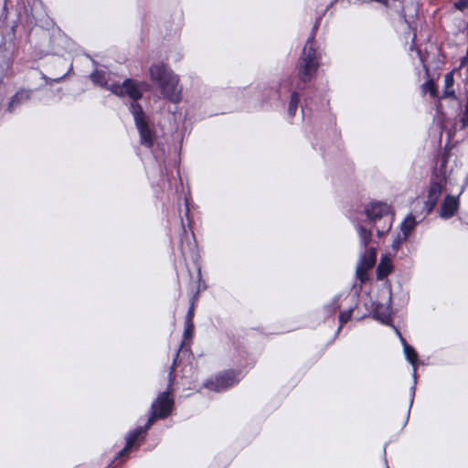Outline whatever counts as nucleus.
Instances as JSON below:
<instances>
[{
  "instance_id": "obj_24",
  "label": "nucleus",
  "mask_w": 468,
  "mask_h": 468,
  "mask_svg": "<svg viewBox=\"0 0 468 468\" xmlns=\"http://www.w3.org/2000/svg\"><path fill=\"white\" fill-rule=\"evenodd\" d=\"M194 332H195L194 323L185 324V329H184V335H183L184 340L181 344V347L183 346V345L186 341L191 340L193 338Z\"/></svg>"
},
{
  "instance_id": "obj_25",
  "label": "nucleus",
  "mask_w": 468,
  "mask_h": 468,
  "mask_svg": "<svg viewBox=\"0 0 468 468\" xmlns=\"http://www.w3.org/2000/svg\"><path fill=\"white\" fill-rule=\"evenodd\" d=\"M369 270H370L369 268H367V266H364L361 263L357 264L356 276L361 282H365L367 280V271Z\"/></svg>"
},
{
  "instance_id": "obj_16",
  "label": "nucleus",
  "mask_w": 468,
  "mask_h": 468,
  "mask_svg": "<svg viewBox=\"0 0 468 468\" xmlns=\"http://www.w3.org/2000/svg\"><path fill=\"white\" fill-rule=\"evenodd\" d=\"M377 261V250L375 248H369L366 253H364L358 263L367 266L371 269L375 265Z\"/></svg>"
},
{
  "instance_id": "obj_4",
  "label": "nucleus",
  "mask_w": 468,
  "mask_h": 468,
  "mask_svg": "<svg viewBox=\"0 0 468 468\" xmlns=\"http://www.w3.org/2000/svg\"><path fill=\"white\" fill-rule=\"evenodd\" d=\"M150 85L146 81L127 78L122 83L113 82L109 85L108 90L117 97H128L131 100L129 112L131 114L138 112L135 107L143 110L139 101L143 98L144 92L148 91Z\"/></svg>"
},
{
  "instance_id": "obj_31",
  "label": "nucleus",
  "mask_w": 468,
  "mask_h": 468,
  "mask_svg": "<svg viewBox=\"0 0 468 468\" xmlns=\"http://www.w3.org/2000/svg\"><path fill=\"white\" fill-rule=\"evenodd\" d=\"M467 60H468V53L466 52V56H465V57H463V58L461 59V66H464Z\"/></svg>"
},
{
  "instance_id": "obj_9",
  "label": "nucleus",
  "mask_w": 468,
  "mask_h": 468,
  "mask_svg": "<svg viewBox=\"0 0 468 468\" xmlns=\"http://www.w3.org/2000/svg\"><path fill=\"white\" fill-rule=\"evenodd\" d=\"M135 110L138 112H133L132 115L139 133L140 144L145 148L151 149L154 145L156 138L155 132L150 126L148 118L144 110H140L139 107H135Z\"/></svg>"
},
{
  "instance_id": "obj_17",
  "label": "nucleus",
  "mask_w": 468,
  "mask_h": 468,
  "mask_svg": "<svg viewBox=\"0 0 468 468\" xmlns=\"http://www.w3.org/2000/svg\"><path fill=\"white\" fill-rule=\"evenodd\" d=\"M401 341L404 346V354L406 356V359L413 366L415 367L418 363L419 356L416 350L413 346H410L406 340L401 337Z\"/></svg>"
},
{
  "instance_id": "obj_30",
  "label": "nucleus",
  "mask_w": 468,
  "mask_h": 468,
  "mask_svg": "<svg viewBox=\"0 0 468 468\" xmlns=\"http://www.w3.org/2000/svg\"><path fill=\"white\" fill-rule=\"evenodd\" d=\"M319 27V21H316V23L314 24L313 29H312V32L309 36V37H314V43L315 42V35H316V31H317V28Z\"/></svg>"
},
{
  "instance_id": "obj_14",
  "label": "nucleus",
  "mask_w": 468,
  "mask_h": 468,
  "mask_svg": "<svg viewBox=\"0 0 468 468\" xmlns=\"http://www.w3.org/2000/svg\"><path fill=\"white\" fill-rule=\"evenodd\" d=\"M393 266L391 261L388 257L381 258L380 262L377 267V279L379 281L384 280L392 271Z\"/></svg>"
},
{
  "instance_id": "obj_20",
  "label": "nucleus",
  "mask_w": 468,
  "mask_h": 468,
  "mask_svg": "<svg viewBox=\"0 0 468 468\" xmlns=\"http://www.w3.org/2000/svg\"><path fill=\"white\" fill-rule=\"evenodd\" d=\"M357 231L361 246L367 250L372 239V232L363 226H359Z\"/></svg>"
},
{
  "instance_id": "obj_12",
  "label": "nucleus",
  "mask_w": 468,
  "mask_h": 468,
  "mask_svg": "<svg viewBox=\"0 0 468 468\" xmlns=\"http://www.w3.org/2000/svg\"><path fill=\"white\" fill-rule=\"evenodd\" d=\"M373 317L383 324L389 325L392 323L390 308L383 303H377L373 310Z\"/></svg>"
},
{
  "instance_id": "obj_2",
  "label": "nucleus",
  "mask_w": 468,
  "mask_h": 468,
  "mask_svg": "<svg viewBox=\"0 0 468 468\" xmlns=\"http://www.w3.org/2000/svg\"><path fill=\"white\" fill-rule=\"evenodd\" d=\"M151 80L157 84L163 97L167 101L177 103L181 101V91L178 90V77L164 62L152 64L149 68Z\"/></svg>"
},
{
  "instance_id": "obj_32",
  "label": "nucleus",
  "mask_w": 468,
  "mask_h": 468,
  "mask_svg": "<svg viewBox=\"0 0 468 468\" xmlns=\"http://www.w3.org/2000/svg\"><path fill=\"white\" fill-rule=\"evenodd\" d=\"M186 214L188 213L189 207H187V201L186 200Z\"/></svg>"
},
{
  "instance_id": "obj_18",
  "label": "nucleus",
  "mask_w": 468,
  "mask_h": 468,
  "mask_svg": "<svg viewBox=\"0 0 468 468\" xmlns=\"http://www.w3.org/2000/svg\"><path fill=\"white\" fill-rule=\"evenodd\" d=\"M417 221L415 219V217L412 214L407 216L400 226L402 235L409 237L411 231L415 229Z\"/></svg>"
},
{
  "instance_id": "obj_27",
  "label": "nucleus",
  "mask_w": 468,
  "mask_h": 468,
  "mask_svg": "<svg viewBox=\"0 0 468 468\" xmlns=\"http://www.w3.org/2000/svg\"><path fill=\"white\" fill-rule=\"evenodd\" d=\"M446 90L444 91L445 96L454 95V90L448 91L447 90L453 85V76L452 73H447L444 78Z\"/></svg>"
},
{
  "instance_id": "obj_29",
  "label": "nucleus",
  "mask_w": 468,
  "mask_h": 468,
  "mask_svg": "<svg viewBox=\"0 0 468 468\" xmlns=\"http://www.w3.org/2000/svg\"><path fill=\"white\" fill-rule=\"evenodd\" d=\"M456 9L463 11L468 7V0H459L454 4Z\"/></svg>"
},
{
  "instance_id": "obj_13",
  "label": "nucleus",
  "mask_w": 468,
  "mask_h": 468,
  "mask_svg": "<svg viewBox=\"0 0 468 468\" xmlns=\"http://www.w3.org/2000/svg\"><path fill=\"white\" fill-rule=\"evenodd\" d=\"M451 157V152L450 150H443L438 157L439 161V168H438V174L437 176H440V181L446 183V168L448 162Z\"/></svg>"
},
{
  "instance_id": "obj_3",
  "label": "nucleus",
  "mask_w": 468,
  "mask_h": 468,
  "mask_svg": "<svg viewBox=\"0 0 468 468\" xmlns=\"http://www.w3.org/2000/svg\"><path fill=\"white\" fill-rule=\"evenodd\" d=\"M320 60L321 54L314 47V37H308L295 66L298 90H303L312 81L320 67Z\"/></svg>"
},
{
  "instance_id": "obj_23",
  "label": "nucleus",
  "mask_w": 468,
  "mask_h": 468,
  "mask_svg": "<svg viewBox=\"0 0 468 468\" xmlns=\"http://www.w3.org/2000/svg\"><path fill=\"white\" fill-rule=\"evenodd\" d=\"M422 87H423L424 90L428 91L432 98H436L438 96L437 85L433 80H428L422 85Z\"/></svg>"
},
{
  "instance_id": "obj_28",
  "label": "nucleus",
  "mask_w": 468,
  "mask_h": 468,
  "mask_svg": "<svg viewBox=\"0 0 468 468\" xmlns=\"http://www.w3.org/2000/svg\"><path fill=\"white\" fill-rule=\"evenodd\" d=\"M408 239V237L402 235L400 236L399 234L394 239V240L392 241V249L394 250H398L400 247V245L406 241Z\"/></svg>"
},
{
  "instance_id": "obj_26",
  "label": "nucleus",
  "mask_w": 468,
  "mask_h": 468,
  "mask_svg": "<svg viewBox=\"0 0 468 468\" xmlns=\"http://www.w3.org/2000/svg\"><path fill=\"white\" fill-rule=\"evenodd\" d=\"M352 313H353L352 308H350L346 311L340 312L339 317H338L340 327H342L344 324H346L351 319Z\"/></svg>"
},
{
  "instance_id": "obj_22",
  "label": "nucleus",
  "mask_w": 468,
  "mask_h": 468,
  "mask_svg": "<svg viewBox=\"0 0 468 468\" xmlns=\"http://www.w3.org/2000/svg\"><path fill=\"white\" fill-rule=\"evenodd\" d=\"M90 79L94 84L100 85L101 87H106L107 89L109 87V86H107L106 75L103 70H98V69L94 70L90 75Z\"/></svg>"
},
{
  "instance_id": "obj_19",
  "label": "nucleus",
  "mask_w": 468,
  "mask_h": 468,
  "mask_svg": "<svg viewBox=\"0 0 468 468\" xmlns=\"http://www.w3.org/2000/svg\"><path fill=\"white\" fill-rule=\"evenodd\" d=\"M299 102H300L299 92L297 90H294L291 94L289 106H288V115L291 118H293L295 116Z\"/></svg>"
},
{
  "instance_id": "obj_15",
  "label": "nucleus",
  "mask_w": 468,
  "mask_h": 468,
  "mask_svg": "<svg viewBox=\"0 0 468 468\" xmlns=\"http://www.w3.org/2000/svg\"><path fill=\"white\" fill-rule=\"evenodd\" d=\"M31 91L27 90H20L16 91L10 99L7 110L13 112L21 102L27 101L30 98Z\"/></svg>"
},
{
  "instance_id": "obj_5",
  "label": "nucleus",
  "mask_w": 468,
  "mask_h": 468,
  "mask_svg": "<svg viewBox=\"0 0 468 468\" xmlns=\"http://www.w3.org/2000/svg\"><path fill=\"white\" fill-rule=\"evenodd\" d=\"M365 213L368 221L374 224L378 237L384 236L391 229L394 214L387 203L371 202L367 206Z\"/></svg>"
},
{
  "instance_id": "obj_10",
  "label": "nucleus",
  "mask_w": 468,
  "mask_h": 468,
  "mask_svg": "<svg viewBox=\"0 0 468 468\" xmlns=\"http://www.w3.org/2000/svg\"><path fill=\"white\" fill-rule=\"evenodd\" d=\"M444 184L446 183L440 180L431 182L429 186L427 200L424 204V208L427 214L431 213L436 207V204L442 193Z\"/></svg>"
},
{
  "instance_id": "obj_21",
  "label": "nucleus",
  "mask_w": 468,
  "mask_h": 468,
  "mask_svg": "<svg viewBox=\"0 0 468 468\" xmlns=\"http://www.w3.org/2000/svg\"><path fill=\"white\" fill-rule=\"evenodd\" d=\"M340 307L341 304L339 303V297H335L331 300L330 303L324 306V311L327 317H331L336 314Z\"/></svg>"
},
{
  "instance_id": "obj_7",
  "label": "nucleus",
  "mask_w": 468,
  "mask_h": 468,
  "mask_svg": "<svg viewBox=\"0 0 468 468\" xmlns=\"http://www.w3.org/2000/svg\"><path fill=\"white\" fill-rule=\"evenodd\" d=\"M148 424L137 427L131 431L126 436L125 446L117 453L112 462V466L116 468L124 463L130 457V453L137 451L140 446L144 442L148 430Z\"/></svg>"
},
{
  "instance_id": "obj_8",
  "label": "nucleus",
  "mask_w": 468,
  "mask_h": 468,
  "mask_svg": "<svg viewBox=\"0 0 468 468\" xmlns=\"http://www.w3.org/2000/svg\"><path fill=\"white\" fill-rule=\"evenodd\" d=\"M174 405L175 400L169 390L160 393L151 404L150 415L146 421L148 427H152L157 420L168 418L174 410Z\"/></svg>"
},
{
  "instance_id": "obj_1",
  "label": "nucleus",
  "mask_w": 468,
  "mask_h": 468,
  "mask_svg": "<svg viewBox=\"0 0 468 468\" xmlns=\"http://www.w3.org/2000/svg\"><path fill=\"white\" fill-rule=\"evenodd\" d=\"M182 223V234L180 237V250L184 260L186 261L187 260L192 261L197 266V277L195 281V289L193 291V294L190 299V304L188 311L185 317V324L194 323L195 316V309L199 300L200 292L207 289L206 282L202 278L201 273V266L198 262L200 255L198 250V246L197 240L195 239V234L191 230L188 233L185 228L184 222L181 219Z\"/></svg>"
},
{
  "instance_id": "obj_11",
  "label": "nucleus",
  "mask_w": 468,
  "mask_h": 468,
  "mask_svg": "<svg viewBox=\"0 0 468 468\" xmlns=\"http://www.w3.org/2000/svg\"><path fill=\"white\" fill-rule=\"evenodd\" d=\"M460 207L459 196L446 195L441 202L440 217L444 219L452 218Z\"/></svg>"
},
{
  "instance_id": "obj_6",
  "label": "nucleus",
  "mask_w": 468,
  "mask_h": 468,
  "mask_svg": "<svg viewBox=\"0 0 468 468\" xmlns=\"http://www.w3.org/2000/svg\"><path fill=\"white\" fill-rule=\"evenodd\" d=\"M242 378L240 369H224L207 378L202 386L210 391L221 393L237 386Z\"/></svg>"
}]
</instances>
